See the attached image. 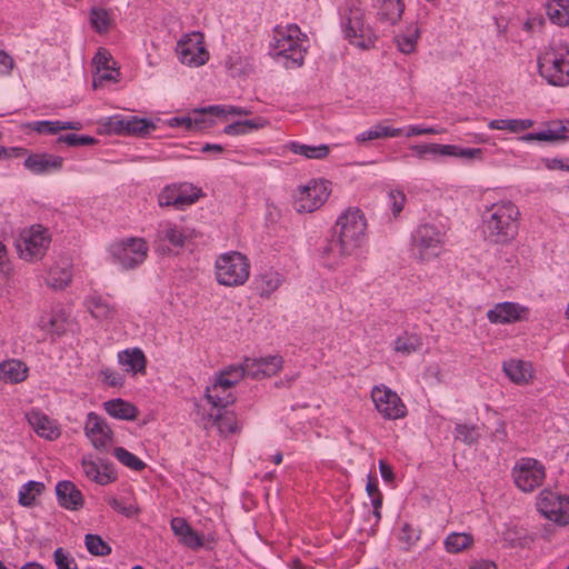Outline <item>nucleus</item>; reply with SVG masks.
I'll return each instance as SVG.
<instances>
[{"label":"nucleus","instance_id":"1","mask_svg":"<svg viewBox=\"0 0 569 569\" xmlns=\"http://www.w3.org/2000/svg\"><path fill=\"white\" fill-rule=\"evenodd\" d=\"M367 218L357 207L345 209L337 218L331 238L320 249L323 267L337 269L345 260L357 253L367 240Z\"/></svg>","mask_w":569,"mask_h":569},{"label":"nucleus","instance_id":"2","mask_svg":"<svg viewBox=\"0 0 569 569\" xmlns=\"http://www.w3.org/2000/svg\"><path fill=\"white\" fill-rule=\"evenodd\" d=\"M520 224V210L511 200H500L482 213L485 239L493 244H508L516 239Z\"/></svg>","mask_w":569,"mask_h":569},{"label":"nucleus","instance_id":"3","mask_svg":"<svg viewBox=\"0 0 569 569\" xmlns=\"http://www.w3.org/2000/svg\"><path fill=\"white\" fill-rule=\"evenodd\" d=\"M308 39L297 24L277 27L271 43L272 56L281 59L286 68H298L303 64Z\"/></svg>","mask_w":569,"mask_h":569},{"label":"nucleus","instance_id":"4","mask_svg":"<svg viewBox=\"0 0 569 569\" xmlns=\"http://www.w3.org/2000/svg\"><path fill=\"white\" fill-rule=\"evenodd\" d=\"M538 72L551 86L569 84V46L552 43L538 56Z\"/></svg>","mask_w":569,"mask_h":569},{"label":"nucleus","instance_id":"5","mask_svg":"<svg viewBox=\"0 0 569 569\" xmlns=\"http://www.w3.org/2000/svg\"><path fill=\"white\" fill-rule=\"evenodd\" d=\"M446 233L430 223L418 226L411 234V254L419 262L437 259L443 251Z\"/></svg>","mask_w":569,"mask_h":569},{"label":"nucleus","instance_id":"6","mask_svg":"<svg viewBox=\"0 0 569 569\" xmlns=\"http://www.w3.org/2000/svg\"><path fill=\"white\" fill-rule=\"evenodd\" d=\"M107 251L112 263L122 270H132L146 261L149 246L143 238L127 237L112 242Z\"/></svg>","mask_w":569,"mask_h":569},{"label":"nucleus","instance_id":"7","mask_svg":"<svg viewBox=\"0 0 569 569\" xmlns=\"http://www.w3.org/2000/svg\"><path fill=\"white\" fill-rule=\"evenodd\" d=\"M214 273L219 284L226 287L242 286L249 279L250 262L241 252H224L216 259Z\"/></svg>","mask_w":569,"mask_h":569},{"label":"nucleus","instance_id":"8","mask_svg":"<svg viewBox=\"0 0 569 569\" xmlns=\"http://www.w3.org/2000/svg\"><path fill=\"white\" fill-rule=\"evenodd\" d=\"M511 473L516 487L523 492H532L546 479L545 466L539 460L530 457L518 459Z\"/></svg>","mask_w":569,"mask_h":569},{"label":"nucleus","instance_id":"9","mask_svg":"<svg viewBox=\"0 0 569 569\" xmlns=\"http://www.w3.org/2000/svg\"><path fill=\"white\" fill-rule=\"evenodd\" d=\"M50 243V237L41 226H32L20 232L16 247L21 259L33 261L41 259Z\"/></svg>","mask_w":569,"mask_h":569},{"label":"nucleus","instance_id":"10","mask_svg":"<svg viewBox=\"0 0 569 569\" xmlns=\"http://www.w3.org/2000/svg\"><path fill=\"white\" fill-rule=\"evenodd\" d=\"M342 26L346 37L351 44L368 49L375 43V34L365 22V14L360 7L351 6L343 16Z\"/></svg>","mask_w":569,"mask_h":569},{"label":"nucleus","instance_id":"11","mask_svg":"<svg viewBox=\"0 0 569 569\" xmlns=\"http://www.w3.org/2000/svg\"><path fill=\"white\" fill-rule=\"evenodd\" d=\"M203 196L202 190L192 183L180 182L166 186L158 194L160 207L184 209L197 202Z\"/></svg>","mask_w":569,"mask_h":569},{"label":"nucleus","instance_id":"12","mask_svg":"<svg viewBox=\"0 0 569 569\" xmlns=\"http://www.w3.org/2000/svg\"><path fill=\"white\" fill-rule=\"evenodd\" d=\"M371 399L376 410L388 420H397L406 417L407 408L398 393L385 385L375 386L371 390Z\"/></svg>","mask_w":569,"mask_h":569},{"label":"nucleus","instance_id":"13","mask_svg":"<svg viewBox=\"0 0 569 569\" xmlns=\"http://www.w3.org/2000/svg\"><path fill=\"white\" fill-rule=\"evenodd\" d=\"M537 507L547 519L555 523L569 525V496L542 490L538 497Z\"/></svg>","mask_w":569,"mask_h":569},{"label":"nucleus","instance_id":"14","mask_svg":"<svg viewBox=\"0 0 569 569\" xmlns=\"http://www.w3.org/2000/svg\"><path fill=\"white\" fill-rule=\"evenodd\" d=\"M329 190L325 181L311 180L298 189L295 197V208L298 212H313L328 199Z\"/></svg>","mask_w":569,"mask_h":569},{"label":"nucleus","instance_id":"15","mask_svg":"<svg viewBox=\"0 0 569 569\" xmlns=\"http://www.w3.org/2000/svg\"><path fill=\"white\" fill-rule=\"evenodd\" d=\"M177 54L183 64L199 67L209 59V52L203 44L201 32H191L186 34L177 43Z\"/></svg>","mask_w":569,"mask_h":569},{"label":"nucleus","instance_id":"16","mask_svg":"<svg viewBox=\"0 0 569 569\" xmlns=\"http://www.w3.org/2000/svg\"><path fill=\"white\" fill-rule=\"evenodd\" d=\"M84 435L94 449L107 452L113 442V431L96 412H89L84 422Z\"/></svg>","mask_w":569,"mask_h":569},{"label":"nucleus","instance_id":"17","mask_svg":"<svg viewBox=\"0 0 569 569\" xmlns=\"http://www.w3.org/2000/svg\"><path fill=\"white\" fill-rule=\"evenodd\" d=\"M188 239L183 228L177 223L164 220L158 223L154 232L153 244L159 252L170 251V247L181 248Z\"/></svg>","mask_w":569,"mask_h":569},{"label":"nucleus","instance_id":"18","mask_svg":"<svg viewBox=\"0 0 569 569\" xmlns=\"http://www.w3.org/2000/svg\"><path fill=\"white\" fill-rule=\"evenodd\" d=\"M529 308L517 302L505 301L487 311V319L495 325L513 323L528 319Z\"/></svg>","mask_w":569,"mask_h":569},{"label":"nucleus","instance_id":"19","mask_svg":"<svg viewBox=\"0 0 569 569\" xmlns=\"http://www.w3.org/2000/svg\"><path fill=\"white\" fill-rule=\"evenodd\" d=\"M83 475L100 486H106L117 480V472L112 463L106 460H93L91 456H84L81 459Z\"/></svg>","mask_w":569,"mask_h":569},{"label":"nucleus","instance_id":"20","mask_svg":"<svg viewBox=\"0 0 569 569\" xmlns=\"http://www.w3.org/2000/svg\"><path fill=\"white\" fill-rule=\"evenodd\" d=\"M283 360L280 356L266 358H246L242 366L246 376L252 379H261L277 375L282 368Z\"/></svg>","mask_w":569,"mask_h":569},{"label":"nucleus","instance_id":"21","mask_svg":"<svg viewBox=\"0 0 569 569\" xmlns=\"http://www.w3.org/2000/svg\"><path fill=\"white\" fill-rule=\"evenodd\" d=\"M23 164L34 174H46L61 170L63 158L49 153H33L24 160Z\"/></svg>","mask_w":569,"mask_h":569},{"label":"nucleus","instance_id":"22","mask_svg":"<svg viewBox=\"0 0 569 569\" xmlns=\"http://www.w3.org/2000/svg\"><path fill=\"white\" fill-rule=\"evenodd\" d=\"M520 140L525 142L531 141H546L557 142L561 140H569V120L566 121H552L549 123V128L539 132H531L522 136Z\"/></svg>","mask_w":569,"mask_h":569},{"label":"nucleus","instance_id":"23","mask_svg":"<svg viewBox=\"0 0 569 569\" xmlns=\"http://www.w3.org/2000/svg\"><path fill=\"white\" fill-rule=\"evenodd\" d=\"M171 530L179 538V542L192 550L203 547V537L192 529L186 519L180 517L172 518L170 522Z\"/></svg>","mask_w":569,"mask_h":569},{"label":"nucleus","instance_id":"24","mask_svg":"<svg viewBox=\"0 0 569 569\" xmlns=\"http://www.w3.org/2000/svg\"><path fill=\"white\" fill-rule=\"evenodd\" d=\"M56 495L59 505L64 509L79 510L83 506V496L71 481H59L56 486Z\"/></svg>","mask_w":569,"mask_h":569},{"label":"nucleus","instance_id":"25","mask_svg":"<svg viewBox=\"0 0 569 569\" xmlns=\"http://www.w3.org/2000/svg\"><path fill=\"white\" fill-rule=\"evenodd\" d=\"M33 431L41 438L54 440L59 438L60 430L57 425L39 410H31L26 415Z\"/></svg>","mask_w":569,"mask_h":569},{"label":"nucleus","instance_id":"26","mask_svg":"<svg viewBox=\"0 0 569 569\" xmlns=\"http://www.w3.org/2000/svg\"><path fill=\"white\" fill-rule=\"evenodd\" d=\"M431 157H453L465 160H481L482 149L480 148H462L457 144H439L431 143Z\"/></svg>","mask_w":569,"mask_h":569},{"label":"nucleus","instance_id":"27","mask_svg":"<svg viewBox=\"0 0 569 569\" xmlns=\"http://www.w3.org/2000/svg\"><path fill=\"white\" fill-rule=\"evenodd\" d=\"M112 124L118 133L140 137L148 134L156 128L152 121L138 117H129L126 119L114 118Z\"/></svg>","mask_w":569,"mask_h":569},{"label":"nucleus","instance_id":"28","mask_svg":"<svg viewBox=\"0 0 569 569\" xmlns=\"http://www.w3.org/2000/svg\"><path fill=\"white\" fill-rule=\"evenodd\" d=\"M72 278L71 263L69 259L64 258L54 262L46 278V282L53 289H63L67 287Z\"/></svg>","mask_w":569,"mask_h":569},{"label":"nucleus","instance_id":"29","mask_svg":"<svg viewBox=\"0 0 569 569\" xmlns=\"http://www.w3.org/2000/svg\"><path fill=\"white\" fill-rule=\"evenodd\" d=\"M284 277L280 272L269 269L256 277L253 284L261 298H269L283 283Z\"/></svg>","mask_w":569,"mask_h":569},{"label":"nucleus","instance_id":"30","mask_svg":"<svg viewBox=\"0 0 569 569\" xmlns=\"http://www.w3.org/2000/svg\"><path fill=\"white\" fill-rule=\"evenodd\" d=\"M502 370L505 375L517 385H527L533 376L532 367L529 362L519 360V359H510L505 361L502 365Z\"/></svg>","mask_w":569,"mask_h":569},{"label":"nucleus","instance_id":"31","mask_svg":"<svg viewBox=\"0 0 569 569\" xmlns=\"http://www.w3.org/2000/svg\"><path fill=\"white\" fill-rule=\"evenodd\" d=\"M87 309L97 320H111L117 315L116 307L100 295H91L86 301Z\"/></svg>","mask_w":569,"mask_h":569},{"label":"nucleus","instance_id":"32","mask_svg":"<svg viewBox=\"0 0 569 569\" xmlns=\"http://www.w3.org/2000/svg\"><path fill=\"white\" fill-rule=\"evenodd\" d=\"M119 363L132 375L146 373L147 359L139 348L127 349L118 355Z\"/></svg>","mask_w":569,"mask_h":569},{"label":"nucleus","instance_id":"33","mask_svg":"<svg viewBox=\"0 0 569 569\" xmlns=\"http://www.w3.org/2000/svg\"><path fill=\"white\" fill-rule=\"evenodd\" d=\"M103 408L109 416L119 420L132 421L138 416V409L132 403L120 398L103 402Z\"/></svg>","mask_w":569,"mask_h":569},{"label":"nucleus","instance_id":"34","mask_svg":"<svg viewBox=\"0 0 569 569\" xmlns=\"http://www.w3.org/2000/svg\"><path fill=\"white\" fill-rule=\"evenodd\" d=\"M204 396L208 402L214 408H226L236 401L230 389L220 386L219 380L216 378L213 382L207 387Z\"/></svg>","mask_w":569,"mask_h":569},{"label":"nucleus","instance_id":"35","mask_svg":"<svg viewBox=\"0 0 569 569\" xmlns=\"http://www.w3.org/2000/svg\"><path fill=\"white\" fill-rule=\"evenodd\" d=\"M27 366L17 359L6 360L0 363V380L10 383H19L27 378Z\"/></svg>","mask_w":569,"mask_h":569},{"label":"nucleus","instance_id":"36","mask_svg":"<svg viewBox=\"0 0 569 569\" xmlns=\"http://www.w3.org/2000/svg\"><path fill=\"white\" fill-rule=\"evenodd\" d=\"M403 9L402 0H378V19L381 22L395 24L400 20Z\"/></svg>","mask_w":569,"mask_h":569},{"label":"nucleus","instance_id":"37","mask_svg":"<svg viewBox=\"0 0 569 569\" xmlns=\"http://www.w3.org/2000/svg\"><path fill=\"white\" fill-rule=\"evenodd\" d=\"M402 134L401 128H392L383 122L376 123L370 129L359 133L356 137V142L365 143L376 139L396 138Z\"/></svg>","mask_w":569,"mask_h":569},{"label":"nucleus","instance_id":"38","mask_svg":"<svg viewBox=\"0 0 569 569\" xmlns=\"http://www.w3.org/2000/svg\"><path fill=\"white\" fill-rule=\"evenodd\" d=\"M546 12L553 24L569 26V0H547Z\"/></svg>","mask_w":569,"mask_h":569},{"label":"nucleus","instance_id":"39","mask_svg":"<svg viewBox=\"0 0 569 569\" xmlns=\"http://www.w3.org/2000/svg\"><path fill=\"white\" fill-rule=\"evenodd\" d=\"M531 119H493L488 123L491 130L508 131L510 133H519L526 131L533 126Z\"/></svg>","mask_w":569,"mask_h":569},{"label":"nucleus","instance_id":"40","mask_svg":"<svg viewBox=\"0 0 569 569\" xmlns=\"http://www.w3.org/2000/svg\"><path fill=\"white\" fill-rule=\"evenodd\" d=\"M473 542L475 540L471 533L451 532L445 538L443 546L447 552L459 553L469 549Z\"/></svg>","mask_w":569,"mask_h":569},{"label":"nucleus","instance_id":"41","mask_svg":"<svg viewBox=\"0 0 569 569\" xmlns=\"http://www.w3.org/2000/svg\"><path fill=\"white\" fill-rule=\"evenodd\" d=\"M287 148L296 153L303 156L307 159H325L329 154V147L327 144L309 146L300 142H289Z\"/></svg>","mask_w":569,"mask_h":569},{"label":"nucleus","instance_id":"42","mask_svg":"<svg viewBox=\"0 0 569 569\" xmlns=\"http://www.w3.org/2000/svg\"><path fill=\"white\" fill-rule=\"evenodd\" d=\"M247 377L244 368L241 365H231L222 370H220L214 378L219 380V385L222 387H227L231 389L234 387L242 378Z\"/></svg>","mask_w":569,"mask_h":569},{"label":"nucleus","instance_id":"43","mask_svg":"<svg viewBox=\"0 0 569 569\" xmlns=\"http://www.w3.org/2000/svg\"><path fill=\"white\" fill-rule=\"evenodd\" d=\"M420 31L417 26H409L402 33L395 38L397 48L405 54H410L416 50Z\"/></svg>","mask_w":569,"mask_h":569},{"label":"nucleus","instance_id":"44","mask_svg":"<svg viewBox=\"0 0 569 569\" xmlns=\"http://www.w3.org/2000/svg\"><path fill=\"white\" fill-rule=\"evenodd\" d=\"M79 122L73 121H37L32 123V129L39 133L54 134L61 130H79Z\"/></svg>","mask_w":569,"mask_h":569},{"label":"nucleus","instance_id":"45","mask_svg":"<svg viewBox=\"0 0 569 569\" xmlns=\"http://www.w3.org/2000/svg\"><path fill=\"white\" fill-rule=\"evenodd\" d=\"M421 346L422 342L419 336L405 332L395 340L393 350L398 353L409 356L418 351Z\"/></svg>","mask_w":569,"mask_h":569},{"label":"nucleus","instance_id":"46","mask_svg":"<svg viewBox=\"0 0 569 569\" xmlns=\"http://www.w3.org/2000/svg\"><path fill=\"white\" fill-rule=\"evenodd\" d=\"M66 321L67 318L63 312H56L49 317H41L39 327L48 333L61 336L66 331Z\"/></svg>","mask_w":569,"mask_h":569},{"label":"nucleus","instance_id":"47","mask_svg":"<svg viewBox=\"0 0 569 569\" xmlns=\"http://www.w3.org/2000/svg\"><path fill=\"white\" fill-rule=\"evenodd\" d=\"M43 489L42 482L31 480L24 483L19 490V503L23 507L33 506L37 497L41 495Z\"/></svg>","mask_w":569,"mask_h":569},{"label":"nucleus","instance_id":"48","mask_svg":"<svg viewBox=\"0 0 569 569\" xmlns=\"http://www.w3.org/2000/svg\"><path fill=\"white\" fill-rule=\"evenodd\" d=\"M264 124H266V121L260 118L243 120V121H236V122L228 124L224 128V132L229 136L246 134L250 131L263 128Z\"/></svg>","mask_w":569,"mask_h":569},{"label":"nucleus","instance_id":"49","mask_svg":"<svg viewBox=\"0 0 569 569\" xmlns=\"http://www.w3.org/2000/svg\"><path fill=\"white\" fill-rule=\"evenodd\" d=\"M112 453L119 462L131 470L140 471L146 468V463L140 458L122 447H116Z\"/></svg>","mask_w":569,"mask_h":569},{"label":"nucleus","instance_id":"50","mask_svg":"<svg viewBox=\"0 0 569 569\" xmlns=\"http://www.w3.org/2000/svg\"><path fill=\"white\" fill-rule=\"evenodd\" d=\"M87 550L94 556H107L111 547L98 535L88 533L84 537Z\"/></svg>","mask_w":569,"mask_h":569},{"label":"nucleus","instance_id":"51","mask_svg":"<svg viewBox=\"0 0 569 569\" xmlns=\"http://www.w3.org/2000/svg\"><path fill=\"white\" fill-rule=\"evenodd\" d=\"M479 433L476 426L458 423L455 427V439L471 446L478 441Z\"/></svg>","mask_w":569,"mask_h":569},{"label":"nucleus","instance_id":"52","mask_svg":"<svg viewBox=\"0 0 569 569\" xmlns=\"http://www.w3.org/2000/svg\"><path fill=\"white\" fill-rule=\"evenodd\" d=\"M119 76V69L116 67L96 70L93 74L92 87L97 90L101 88L106 82H118Z\"/></svg>","mask_w":569,"mask_h":569},{"label":"nucleus","instance_id":"53","mask_svg":"<svg viewBox=\"0 0 569 569\" xmlns=\"http://www.w3.org/2000/svg\"><path fill=\"white\" fill-rule=\"evenodd\" d=\"M90 22L97 32H104L110 24L109 13L104 9L94 8L90 12Z\"/></svg>","mask_w":569,"mask_h":569},{"label":"nucleus","instance_id":"54","mask_svg":"<svg viewBox=\"0 0 569 569\" xmlns=\"http://www.w3.org/2000/svg\"><path fill=\"white\" fill-rule=\"evenodd\" d=\"M106 501L114 511L123 515L124 517L130 518L139 512V508L137 506L132 503L126 505L113 496L106 497Z\"/></svg>","mask_w":569,"mask_h":569},{"label":"nucleus","instance_id":"55","mask_svg":"<svg viewBox=\"0 0 569 569\" xmlns=\"http://www.w3.org/2000/svg\"><path fill=\"white\" fill-rule=\"evenodd\" d=\"M217 427L222 435H232L240 430L238 420L233 416H224L217 418Z\"/></svg>","mask_w":569,"mask_h":569},{"label":"nucleus","instance_id":"56","mask_svg":"<svg viewBox=\"0 0 569 569\" xmlns=\"http://www.w3.org/2000/svg\"><path fill=\"white\" fill-rule=\"evenodd\" d=\"M53 559L57 569H78L74 559L62 548L56 549L53 553Z\"/></svg>","mask_w":569,"mask_h":569},{"label":"nucleus","instance_id":"57","mask_svg":"<svg viewBox=\"0 0 569 569\" xmlns=\"http://www.w3.org/2000/svg\"><path fill=\"white\" fill-rule=\"evenodd\" d=\"M58 142H63L71 147L89 146V144H93L96 142V139L90 136H79L76 133H68V134L60 136L58 138Z\"/></svg>","mask_w":569,"mask_h":569},{"label":"nucleus","instance_id":"58","mask_svg":"<svg viewBox=\"0 0 569 569\" xmlns=\"http://www.w3.org/2000/svg\"><path fill=\"white\" fill-rule=\"evenodd\" d=\"M393 216H398L406 203V194L401 190H391L388 194Z\"/></svg>","mask_w":569,"mask_h":569},{"label":"nucleus","instance_id":"59","mask_svg":"<svg viewBox=\"0 0 569 569\" xmlns=\"http://www.w3.org/2000/svg\"><path fill=\"white\" fill-rule=\"evenodd\" d=\"M100 377L103 382L110 387H121L123 385V377L119 372L106 368L100 371Z\"/></svg>","mask_w":569,"mask_h":569},{"label":"nucleus","instance_id":"60","mask_svg":"<svg viewBox=\"0 0 569 569\" xmlns=\"http://www.w3.org/2000/svg\"><path fill=\"white\" fill-rule=\"evenodd\" d=\"M92 62L94 64L96 70L116 67V62L112 61L111 56L106 50H99L96 53Z\"/></svg>","mask_w":569,"mask_h":569},{"label":"nucleus","instance_id":"61","mask_svg":"<svg viewBox=\"0 0 569 569\" xmlns=\"http://www.w3.org/2000/svg\"><path fill=\"white\" fill-rule=\"evenodd\" d=\"M16 67L14 59L7 51L0 49V74L10 76Z\"/></svg>","mask_w":569,"mask_h":569},{"label":"nucleus","instance_id":"62","mask_svg":"<svg viewBox=\"0 0 569 569\" xmlns=\"http://www.w3.org/2000/svg\"><path fill=\"white\" fill-rule=\"evenodd\" d=\"M399 539L409 547L419 539V531L412 528L410 525L405 523L402 526Z\"/></svg>","mask_w":569,"mask_h":569},{"label":"nucleus","instance_id":"63","mask_svg":"<svg viewBox=\"0 0 569 569\" xmlns=\"http://www.w3.org/2000/svg\"><path fill=\"white\" fill-rule=\"evenodd\" d=\"M441 132H443V129H438L435 127L409 126L407 128L406 136L413 137L423 134H439Z\"/></svg>","mask_w":569,"mask_h":569},{"label":"nucleus","instance_id":"64","mask_svg":"<svg viewBox=\"0 0 569 569\" xmlns=\"http://www.w3.org/2000/svg\"><path fill=\"white\" fill-rule=\"evenodd\" d=\"M543 24L545 21L541 17H532L525 22L523 27L527 31L535 32L540 30Z\"/></svg>","mask_w":569,"mask_h":569}]
</instances>
